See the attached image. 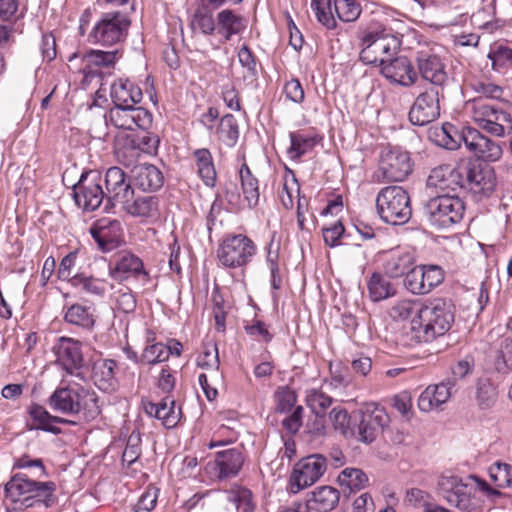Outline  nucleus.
Instances as JSON below:
<instances>
[{
	"label": "nucleus",
	"mask_w": 512,
	"mask_h": 512,
	"mask_svg": "<svg viewBox=\"0 0 512 512\" xmlns=\"http://www.w3.org/2000/svg\"><path fill=\"white\" fill-rule=\"evenodd\" d=\"M48 405L56 412L79 415L86 421L94 420L101 414L99 398L95 391L64 379L48 398Z\"/></svg>",
	"instance_id": "f257e3e1"
},
{
	"label": "nucleus",
	"mask_w": 512,
	"mask_h": 512,
	"mask_svg": "<svg viewBox=\"0 0 512 512\" xmlns=\"http://www.w3.org/2000/svg\"><path fill=\"white\" fill-rule=\"evenodd\" d=\"M357 38L361 46L359 59L364 64L381 66L401 46V40L394 34L393 29L378 19H371L365 26L360 27Z\"/></svg>",
	"instance_id": "f03ea898"
},
{
	"label": "nucleus",
	"mask_w": 512,
	"mask_h": 512,
	"mask_svg": "<svg viewBox=\"0 0 512 512\" xmlns=\"http://www.w3.org/2000/svg\"><path fill=\"white\" fill-rule=\"evenodd\" d=\"M454 322V306L443 298L421 304L411 320V331L419 342H431L449 331Z\"/></svg>",
	"instance_id": "7ed1b4c3"
},
{
	"label": "nucleus",
	"mask_w": 512,
	"mask_h": 512,
	"mask_svg": "<svg viewBox=\"0 0 512 512\" xmlns=\"http://www.w3.org/2000/svg\"><path fill=\"white\" fill-rule=\"evenodd\" d=\"M56 484L52 481L41 482L32 480L26 473H17L5 484V497L20 508L35 505L52 506L55 501Z\"/></svg>",
	"instance_id": "20e7f679"
},
{
	"label": "nucleus",
	"mask_w": 512,
	"mask_h": 512,
	"mask_svg": "<svg viewBox=\"0 0 512 512\" xmlns=\"http://www.w3.org/2000/svg\"><path fill=\"white\" fill-rule=\"evenodd\" d=\"M131 20L122 11L104 12L95 21L87 35L89 43L102 47H113L125 41Z\"/></svg>",
	"instance_id": "39448f33"
},
{
	"label": "nucleus",
	"mask_w": 512,
	"mask_h": 512,
	"mask_svg": "<svg viewBox=\"0 0 512 512\" xmlns=\"http://www.w3.org/2000/svg\"><path fill=\"white\" fill-rule=\"evenodd\" d=\"M376 209L380 218L389 224L400 225L409 221L412 215L408 192L401 186H386L376 197Z\"/></svg>",
	"instance_id": "423d86ee"
},
{
	"label": "nucleus",
	"mask_w": 512,
	"mask_h": 512,
	"mask_svg": "<svg viewBox=\"0 0 512 512\" xmlns=\"http://www.w3.org/2000/svg\"><path fill=\"white\" fill-rule=\"evenodd\" d=\"M471 118L479 129L492 136L504 137L512 133L511 113L481 99L473 100Z\"/></svg>",
	"instance_id": "0eeeda50"
},
{
	"label": "nucleus",
	"mask_w": 512,
	"mask_h": 512,
	"mask_svg": "<svg viewBox=\"0 0 512 512\" xmlns=\"http://www.w3.org/2000/svg\"><path fill=\"white\" fill-rule=\"evenodd\" d=\"M465 213L464 201L450 194L430 198L425 205L429 224L436 229H447L459 223Z\"/></svg>",
	"instance_id": "6e6552de"
},
{
	"label": "nucleus",
	"mask_w": 512,
	"mask_h": 512,
	"mask_svg": "<svg viewBox=\"0 0 512 512\" xmlns=\"http://www.w3.org/2000/svg\"><path fill=\"white\" fill-rule=\"evenodd\" d=\"M257 252L255 243L244 234H226L217 248V259L225 268H242L249 264Z\"/></svg>",
	"instance_id": "1a4fd4ad"
},
{
	"label": "nucleus",
	"mask_w": 512,
	"mask_h": 512,
	"mask_svg": "<svg viewBox=\"0 0 512 512\" xmlns=\"http://www.w3.org/2000/svg\"><path fill=\"white\" fill-rule=\"evenodd\" d=\"M311 7L317 20L330 30L337 27L336 18L343 22H353L362 11L356 0H312Z\"/></svg>",
	"instance_id": "9d476101"
},
{
	"label": "nucleus",
	"mask_w": 512,
	"mask_h": 512,
	"mask_svg": "<svg viewBox=\"0 0 512 512\" xmlns=\"http://www.w3.org/2000/svg\"><path fill=\"white\" fill-rule=\"evenodd\" d=\"M413 162L407 151L400 148L382 149L375 178L378 182H400L412 172Z\"/></svg>",
	"instance_id": "9b49d317"
},
{
	"label": "nucleus",
	"mask_w": 512,
	"mask_h": 512,
	"mask_svg": "<svg viewBox=\"0 0 512 512\" xmlns=\"http://www.w3.org/2000/svg\"><path fill=\"white\" fill-rule=\"evenodd\" d=\"M102 176L97 171L83 173L73 186L75 204L83 211L91 212L99 208L105 198Z\"/></svg>",
	"instance_id": "f8f14e48"
},
{
	"label": "nucleus",
	"mask_w": 512,
	"mask_h": 512,
	"mask_svg": "<svg viewBox=\"0 0 512 512\" xmlns=\"http://www.w3.org/2000/svg\"><path fill=\"white\" fill-rule=\"evenodd\" d=\"M105 122L119 130H147L152 126L153 115L142 107L114 105L106 112Z\"/></svg>",
	"instance_id": "ddd939ff"
},
{
	"label": "nucleus",
	"mask_w": 512,
	"mask_h": 512,
	"mask_svg": "<svg viewBox=\"0 0 512 512\" xmlns=\"http://www.w3.org/2000/svg\"><path fill=\"white\" fill-rule=\"evenodd\" d=\"M327 461L323 455L314 454L297 462L290 475V492L297 493L316 483L325 473Z\"/></svg>",
	"instance_id": "4468645a"
},
{
	"label": "nucleus",
	"mask_w": 512,
	"mask_h": 512,
	"mask_svg": "<svg viewBox=\"0 0 512 512\" xmlns=\"http://www.w3.org/2000/svg\"><path fill=\"white\" fill-rule=\"evenodd\" d=\"M147 130L127 137L122 146H117L115 154L117 159L125 166L134 164L142 153L154 155L157 153L160 138Z\"/></svg>",
	"instance_id": "2eb2a0df"
},
{
	"label": "nucleus",
	"mask_w": 512,
	"mask_h": 512,
	"mask_svg": "<svg viewBox=\"0 0 512 512\" xmlns=\"http://www.w3.org/2000/svg\"><path fill=\"white\" fill-rule=\"evenodd\" d=\"M462 188L482 199L490 197L496 189L497 177L492 166L482 163H470L463 169Z\"/></svg>",
	"instance_id": "dca6fc26"
},
{
	"label": "nucleus",
	"mask_w": 512,
	"mask_h": 512,
	"mask_svg": "<svg viewBox=\"0 0 512 512\" xmlns=\"http://www.w3.org/2000/svg\"><path fill=\"white\" fill-rule=\"evenodd\" d=\"M445 271L439 265L427 264L415 266L404 280L406 289L415 295H426L442 284Z\"/></svg>",
	"instance_id": "f3484780"
},
{
	"label": "nucleus",
	"mask_w": 512,
	"mask_h": 512,
	"mask_svg": "<svg viewBox=\"0 0 512 512\" xmlns=\"http://www.w3.org/2000/svg\"><path fill=\"white\" fill-rule=\"evenodd\" d=\"M438 489L451 506L465 512H471L475 509V503L471 495L472 488L463 483L458 476L441 475L438 479Z\"/></svg>",
	"instance_id": "a211bd4d"
},
{
	"label": "nucleus",
	"mask_w": 512,
	"mask_h": 512,
	"mask_svg": "<svg viewBox=\"0 0 512 512\" xmlns=\"http://www.w3.org/2000/svg\"><path fill=\"white\" fill-rule=\"evenodd\" d=\"M409 120L413 125H427L440 116V90L430 87L421 92L414 100L410 111Z\"/></svg>",
	"instance_id": "6ab92c4d"
},
{
	"label": "nucleus",
	"mask_w": 512,
	"mask_h": 512,
	"mask_svg": "<svg viewBox=\"0 0 512 512\" xmlns=\"http://www.w3.org/2000/svg\"><path fill=\"white\" fill-rule=\"evenodd\" d=\"M109 275L120 282L134 278L147 284L151 280L143 260L130 251H121L116 255L114 264L109 267Z\"/></svg>",
	"instance_id": "aec40b11"
},
{
	"label": "nucleus",
	"mask_w": 512,
	"mask_h": 512,
	"mask_svg": "<svg viewBox=\"0 0 512 512\" xmlns=\"http://www.w3.org/2000/svg\"><path fill=\"white\" fill-rule=\"evenodd\" d=\"M244 464V456L237 448H229L215 454L213 461L209 462L206 470L211 478L217 481H226L236 477Z\"/></svg>",
	"instance_id": "412c9836"
},
{
	"label": "nucleus",
	"mask_w": 512,
	"mask_h": 512,
	"mask_svg": "<svg viewBox=\"0 0 512 512\" xmlns=\"http://www.w3.org/2000/svg\"><path fill=\"white\" fill-rule=\"evenodd\" d=\"M52 351L56 357V363L69 375L76 373L82 368L84 357L82 353V342L72 337H59Z\"/></svg>",
	"instance_id": "4be33fe9"
},
{
	"label": "nucleus",
	"mask_w": 512,
	"mask_h": 512,
	"mask_svg": "<svg viewBox=\"0 0 512 512\" xmlns=\"http://www.w3.org/2000/svg\"><path fill=\"white\" fill-rule=\"evenodd\" d=\"M89 232L102 252H109L124 242L122 224L117 219L103 217L96 220Z\"/></svg>",
	"instance_id": "5701e85b"
},
{
	"label": "nucleus",
	"mask_w": 512,
	"mask_h": 512,
	"mask_svg": "<svg viewBox=\"0 0 512 512\" xmlns=\"http://www.w3.org/2000/svg\"><path fill=\"white\" fill-rule=\"evenodd\" d=\"M381 74L393 84L411 87L418 80V74L412 62L405 56L389 58L380 66Z\"/></svg>",
	"instance_id": "b1692460"
},
{
	"label": "nucleus",
	"mask_w": 512,
	"mask_h": 512,
	"mask_svg": "<svg viewBox=\"0 0 512 512\" xmlns=\"http://www.w3.org/2000/svg\"><path fill=\"white\" fill-rule=\"evenodd\" d=\"M417 69L421 78L432 84V87L443 88L449 80L446 65L440 56L419 52L416 58Z\"/></svg>",
	"instance_id": "393cba45"
},
{
	"label": "nucleus",
	"mask_w": 512,
	"mask_h": 512,
	"mask_svg": "<svg viewBox=\"0 0 512 512\" xmlns=\"http://www.w3.org/2000/svg\"><path fill=\"white\" fill-rule=\"evenodd\" d=\"M106 192L108 202L114 204L127 203L128 197L134 193L130 179L126 173L117 166L110 167L105 174Z\"/></svg>",
	"instance_id": "a878e982"
},
{
	"label": "nucleus",
	"mask_w": 512,
	"mask_h": 512,
	"mask_svg": "<svg viewBox=\"0 0 512 512\" xmlns=\"http://www.w3.org/2000/svg\"><path fill=\"white\" fill-rule=\"evenodd\" d=\"M467 149L484 162H497L503 155L500 143L483 135L478 129L468 131Z\"/></svg>",
	"instance_id": "bb28decb"
},
{
	"label": "nucleus",
	"mask_w": 512,
	"mask_h": 512,
	"mask_svg": "<svg viewBox=\"0 0 512 512\" xmlns=\"http://www.w3.org/2000/svg\"><path fill=\"white\" fill-rule=\"evenodd\" d=\"M27 414L29 416L27 421L29 430H42L58 435L62 430L55 424H74L66 418L51 415L43 406L36 403H32L27 408Z\"/></svg>",
	"instance_id": "cd10ccee"
},
{
	"label": "nucleus",
	"mask_w": 512,
	"mask_h": 512,
	"mask_svg": "<svg viewBox=\"0 0 512 512\" xmlns=\"http://www.w3.org/2000/svg\"><path fill=\"white\" fill-rule=\"evenodd\" d=\"M463 181V170L460 167L442 164L431 171L427 184L440 190L456 191L458 188H462Z\"/></svg>",
	"instance_id": "c85d7f7f"
},
{
	"label": "nucleus",
	"mask_w": 512,
	"mask_h": 512,
	"mask_svg": "<svg viewBox=\"0 0 512 512\" xmlns=\"http://www.w3.org/2000/svg\"><path fill=\"white\" fill-rule=\"evenodd\" d=\"M110 99L114 105L138 107L143 99L141 88L128 78H117L110 86Z\"/></svg>",
	"instance_id": "c756f323"
},
{
	"label": "nucleus",
	"mask_w": 512,
	"mask_h": 512,
	"mask_svg": "<svg viewBox=\"0 0 512 512\" xmlns=\"http://www.w3.org/2000/svg\"><path fill=\"white\" fill-rule=\"evenodd\" d=\"M122 56L123 52L119 49L112 51L91 49L82 56V71L85 76H91L102 68H113Z\"/></svg>",
	"instance_id": "7c9ffc66"
},
{
	"label": "nucleus",
	"mask_w": 512,
	"mask_h": 512,
	"mask_svg": "<svg viewBox=\"0 0 512 512\" xmlns=\"http://www.w3.org/2000/svg\"><path fill=\"white\" fill-rule=\"evenodd\" d=\"M145 412L160 420L165 428H174L181 417V408L175 407V399L171 395L165 396L161 401L154 403L144 402Z\"/></svg>",
	"instance_id": "2f4dec72"
},
{
	"label": "nucleus",
	"mask_w": 512,
	"mask_h": 512,
	"mask_svg": "<svg viewBox=\"0 0 512 512\" xmlns=\"http://www.w3.org/2000/svg\"><path fill=\"white\" fill-rule=\"evenodd\" d=\"M415 267L414 255L406 250L394 249L385 254L383 270L386 276L399 278L408 273Z\"/></svg>",
	"instance_id": "473e14b6"
},
{
	"label": "nucleus",
	"mask_w": 512,
	"mask_h": 512,
	"mask_svg": "<svg viewBox=\"0 0 512 512\" xmlns=\"http://www.w3.org/2000/svg\"><path fill=\"white\" fill-rule=\"evenodd\" d=\"M323 140L315 129L298 130L290 133V159L299 160L302 156L311 153Z\"/></svg>",
	"instance_id": "72a5a7b5"
},
{
	"label": "nucleus",
	"mask_w": 512,
	"mask_h": 512,
	"mask_svg": "<svg viewBox=\"0 0 512 512\" xmlns=\"http://www.w3.org/2000/svg\"><path fill=\"white\" fill-rule=\"evenodd\" d=\"M246 20L231 9H224L217 15V33L229 41L234 35L240 34L246 28Z\"/></svg>",
	"instance_id": "f704fd0d"
},
{
	"label": "nucleus",
	"mask_w": 512,
	"mask_h": 512,
	"mask_svg": "<svg viewBox=\"0 0 512 512\" xmlns=\"http://www.w3.org/2000/svg\"><path fill=\"white\" fill-rule=\"evenodd\" d=\"M134 184L143 191H156L164 182L163 173L155 165L141 164L133 170Z\"/></svg>",
	"instance_id": "c9c22d12"
},
{
	"label": "nucleus",
	"mask_w": 512,
	"mask_h": 512,
	"mask_svg": "<svg viewBox=\"0 0 512 512\" xmlns=\"http://www.w3.org/2000/svg\"><path fill=\"white\" fill-rule=\"evenodd\" d=\"M123 209L130 215L142 218H154L158 215V198L155 196H137L134 193L128 197Z\"/></svg>",
	"instance_id": "e433bc0d"
},
{
	"label": "nucleus",
	"mask_w": 512,
	"mask_h": 512,
	"mask_svg": "<svg viewBox=\"0 0 512 512\" xmlns=\"http://www.w3.org/2000/svg\"><path fill=\"white\" fill-rule=\"evenodd\" d=\"M450 388L445 383L428 386L418 398V408L423 412H429L439 408L450 398Z\"/></svg>",
	"instance_id": "4c0bfd02"
},
{
	"label": "nucleus",
	"mask_w": 512,
	"mask_h": 512,
	"mask_svg": "<svg viewBox=\"0 0 512 512\" xmlns=\"http://www.w3.org/2000/svg\"><path fill=\"white\" fill-rule=\"evenodd\" d=\"M118 365L113 359L98 361L93 367V380L95 385L103 391H113L116 387V371Z\"/></svg>",
	"instance_id": "58836bf2"
},
{
	"label": "nucleus",
	"mask_w": 512,
	"mask_h": 512,
	"mask_svg": "<svg viewBox=\"0 0 512 512\" xmlns=\"http://www.w3.org/2000/svg\"><path fill=\"white\" fill-rule=\"evenodd\" d=\"M215 8L207 1L202 0V3L195 9L190 27L193 32H200L204 35H213L217 28V22L214 19Z\"/></svg>",
	"instance_id": "ea45409f"
},
{
	"label": "nucleus",
	"mask_w": 512,
	"mask_h": 512,
	"mask_svg": "<svg viewBox=\"0 0 512 512\" xmlns=\"http://www.w3.org/2000/svg\"><path fill=\"white\" fill-rule=\"evenodd\" d=\"M64 321L82 329L91 330L95 325L94 311L91 306L74 303L64 307Z\"/></svg>",
	"instance_id": "a19ab883"
},
{
	"label": "nucleus",
	"mask_w": 512,
	"mask_h": 512,
	"mask_svg": "<svg viewBox=\"0 0 512 512\" xmlns=\"http://www.w3.org/2000/svg\"><path fill=\"white\" fill-rule=\"evenodd\" d=\"M340 492L332 486H320L311 493L309 504L311 509L320 512L332 511L339 503Z\"/></svg>",
	"instance_id": "79ce46f5"
},
{
	"label": "nucleus",
	"mask_w": 512,
	"mask_h": 512,
	"mask_svg": "<svg viewBox=\"0 0 512 512\" xmlns=\"http://www.w3.org/2000/svg\"><path fill=\"white\" fill-rule=\"evenodd\" d=\"M193 159L199 177L203 180L205 185L213 187L216 182V169L213 162V157L209 149L200 148L193 152Z\"/></svg>",
	"instance_id": "37998d69"
},
{
	"label": "nucleus",
	"mask_w": 512,
	"mask_h": 512,
	"mask_svg": "<svg viewBox=\"0 0 512 512\" xmlns=\"http://www.w3.org/2000/svg\"><path fill=\"white\" fill-rule=\"evenodd\" d=\"M71 287L80 289L86 294L101 297L109 288H112V285L107 279L86 275L85 273H78Z\"/></svg>",
	"instance_id": "c03bdc74"
},
{
	"label": "nucleus",
	"mask_w": 512,
	"mask_h": 512,
	"mask_svg": "<svg viewBox=\"0 0 512 512\" xmlns=\"http://www.w3.org/2000/svg\"><path fill=\"white\" fill-rule=\"evenodd\" d=\"M369 298L373 302H379L396 294L395 286L386 278L385 275L375 272L371 275L367 283Z\"/></svg>",
	"instance_id": "a18cd8bd"
},
{
	"label": "nucleus",
	"mask_w": 512,
	"mask_h": 512,
	"mask_svg": "<svg viewBox=\"0 0 512 512\" xmlns=\"http://www.w3.org/2000/svg\"><path fill=\"white\" fill-rule=\"evenodd\" d=\"M470 130H473V127H464L461 131H458L453 124L444 123L441 131L437 133L439 144L449 150L459 148L462 142L467 147L466 137Z\"/></svg>",
	"instance_id": "49530a36"
},
{
	"label": "nucleus",
	"mask_w": 512,
	"mask_h": 512,
	"mask_svg": "<svg viewBox=\"0 0 512 512\" xmlns=\"http://www.w3.org/2000/svg\"><path fill=\"white\" fill-rule=\"evenodd\" d=\"M329 371L330 375L324 380V383L334 392L343 395L351 384V376L348 367L341 362H330Z\"/></svg>",
	"instance_id": "de8ad7c7"
},
{
	"label": "nucleus",
	"mask_w": 512,
	"mask_h": 512,
	"mask_svg": "<svg viewBox=\"0 0 512 512\" xmlns=\"http://www.w3.org/2000/svg\"><path fill=\"white\" fill-rule=\"evenodd\" d=\"M239 176L241 181L242 192L249 207H255L259 201V183L258 179L252 174L246 163H243Z\"/></svg>",
	"instance_id": "09e8293b"
},
{
	"label": "nucleus",
	"mask_w": 512,
	"mask_h": 512,
	"mask_svg": "<svg viewBox=\"0 0 512 512\" xmlns=\"http://www.w3.org/2000/svg\"><path fill=\"white\" fill-rule=\"evenodd\" d=\"M468 85L470 88L479 95L488 99L500 100L504 94L502 86L492 82L486 77L472 78Z\"/></svg>",
	"instance_id": "8fccbe9b"
},
{
	"label": "nucleus",
	"mask_w": 512,
	"mask_h": 512,
	"mask_svg": "<svg viewBox=\"0 0 512 512\" xmlns=\"http://www.w3.org/2000/svg\"><path fill=\"white\" fill-rule=\"evenodd\" d=\"M368 476L358 468H346L338 476L341 487L350 492L359 491L368 484Z\"/></svg>",
	"instance_id": "3c124183"
},
{
	"label": "nucleus",
	"mask_w": 512,
	"mask_h": 512,
	"mask_svg": "<svg viewBox=\"0 0 512 512\" xmlns=\"http://www.w3.org/2000/svg\"><path fill=\"white\" fill-rule=\"evenodd\" d=\"M228 498L235 504L238 512H253L255 509L253 493L246 487L232 486L228 491Z\"/></svg>",
	"instance_id": "603ef678"
},
{
	"label": "nucleus",
	"mask_w": 512,
	"mask_h": 512,
	"mask_svg": "<svg viewBox=\"0 0 512 512\" xmlns=\"http://www.w3.org/2000/svg\"><path fill=\"white\" fill-rule=\"evenodd\" d=\"M305 402L316 416H324L333 400L323 391L311 388L306 391Z\"/></svg>",
	"instance_id": "864d4df0"
},
{
	"label": "nucleus",
	"mask_w": 512,
	"mask_h": 512,
	"mask_svg": "<svg viewBox=\"0 0 512 512\" xmlns=\"http://www.w3.org/2000/svg\"><path fill=\"white\" fill-rule=\"evenodd\" d=\"M361 415L369 419L376 428L383 430L388 426L390 417L386 409L378 403H365L361 408Z\"/></svg>",
	"instance_id": "5fc2aeb1"
},
{
	"label": "nucleus",
	"mask_w": 512,
	"mask_h": 512,
	"mask_svg": "<svg viewBox=\"0 0 512 512\" xmlns=\"http://www.w3.org/2000/svg\"><path fill=\"white\" fill-rule=\"evenodd\" d=\"M219 138L228 146H233L239 137V127L232 114L224 115L218 128Z\"/></svg>",
	"instance_id": "6e6d98bb"
},
{
	"label": "nucleus",
	"mask_w": 512,
	"mask_h": 512,
	"mask_svg": "<svg viewBox=\"0 0 512 512\" xmlns=\"http://www.w3.org/2000/svg\"><path fill=\"white\" fill-rule=\"evenodd\" d=\"M167 361L164 343L147 344L140 354V365L152 366Z\"/></svg>",
	"instance_id": "4d7b16f0"
},
{
	"label": "nucleus",
	"mask_w": 512,
	"mask_h": 512,
	"mask_svg": "<svg viewBox=\"0 0 512 512\" xmlns=\"http://www.w3.org/2000/svg\"><path fill=\"white\" fill-rule=\"evenodd\" d=\"M115 308L123 313H132L137 306V301L132 290L127 286H122L112 294Z\"/></svg>",
	"instance_id": "13d9d810"
},
{
	"label": "nucleus",
	"mask_w": 512,
	"mask_h": 512,
	"mask_svg": "<svg viewBox=\"0 0 512 512\" xmlns=\"http://www.w3.org/2000/svg\"><path fill=\"white\" fill-rule=\"evenodd\" d=\"M489 475L495 486L499 488L512 487V466L510 464L494 463L489 468Z\"/></svg>",
	"instance_id": "bf43d9fd"
},
{
	"label": "nucleus",
	"mask_w": 512,
	"mask_h": 512,
	"mask_svg": "<svg viewBox=\"0 0 512 512\" xmlns=\"http://www.w3.org/2000/svg\"><path fill=\"white\" fill-rule=\"evenodd\" d=\"M498 391L496 386L488 379H481L477 385V400L481 408L492 407L497 401Z\"/></svg>",
	"instance_id": "052dcab7"
},
{
	"label": "nucleus",
	"mask_w": 512,
	"mask_h": 512,
	"mask_svg": "<svg viewBox=\"0 0 512 512\" xmlns=\"http://www.w3.org/2000/svg\"><path fill=\"white\" fill-rule=\"evenodd\" d=\"M78 250H74L69 252L66 256L62 258L57 270V277L61 281H66L70 284L73 283V280L76 278L78 273H74V269L76 266V262L78 259Z\"/></svg>",
	"instance_id": "680f3d73"
},
{
	"label": "nucleus",
	"mask_w": 512,
	"mask_h": 512,
	"mask_svg": "<svg viewBox=\"0 0 512 512\" xmlns=\"http://www.w3.org/2000/svg\"><path fill=\"white\" fill-rule=\"evenodd\" d=\"M329 418L334 429L343 436L354 435V431L351 429V416L346 409L334 407L329 414Z\"/></svg>",
	"instance_id": "e2e57ef3"
},
{
	"label": "nucleus",
	"mask_w": 512,
	"mask_h": 512,
	"mask_svg": "<svg viewBox=\"0 0 512 512\" xmlns=\"http://www.w3.org/2000/svg\"><path fill=\"white\" fill-rule=\"evenodd\" d=\"M222 376L219 371H214L209 375L201 373L198 377L199 384L208 401H213L218 396L217 385L221 382Z\"/></svg>",
	"instance_id": "0e129e2a"
},
{
	"label": "nucleus",
	"mask_w": 512,
	"mask_h": 512,
	"mask_svg": "<svg viewBox=\"0 0 512 512\" xmlns=\"http://www.w3.org/2000/svg\"><path fill=\"white\" fill-rule=\"evenodd\" d=\"M238 439V433L234 428L226 425L219 426L213 433L208 444L209 449L234 443Z\"/></svg>",
	"instance_id": "69168bd1"
},
{
	"label": "nucleus",
	"mask_w": 512,
	"mask_h": 512,
	"mask_svg": "<svg viewBox=\"0 0 512 512\" xmlns=\"http://www.w3.org/2000/svg\"><path fill=\"white\" fill-rule=\"evenodd\" d=\"M160 490L152 485H149L139 497L137 503L134 505L135 512H150L157 504Z\"/></svg>",
	"instance_id": "338daca9"
},
{
	"label": "nucleus",
	"mask_w": 512,
	"mask_h": 512,
	"mask_svg": "<svg viewBox=\"0 0 512 512\" xmlns=\"http://www.w3.org/2000/svg\"><path fill=\"white\" fill-rule=\"evenodd\" d=\"M488 57L492 62L493 69L500 70L512 64V49L498 46L490 51Z\"/></svg>",
	"instance_id": "774afa93"
}]
</instances>
